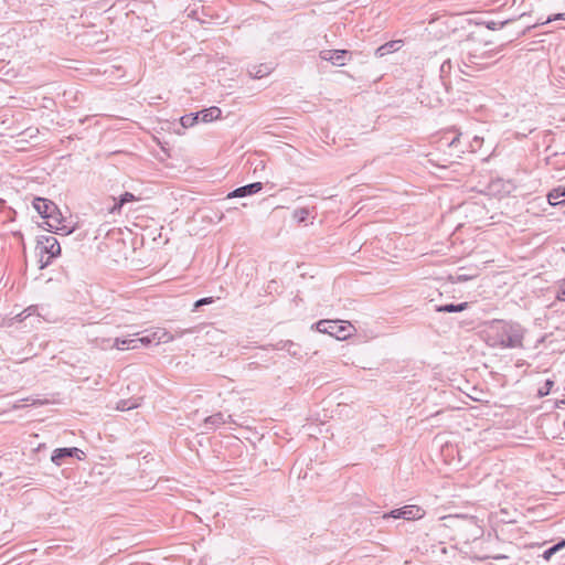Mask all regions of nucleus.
<instances>
[{"label":"nucleus","instance_id":"obj_1","mask_svg":"<svg viewBox=\"0 0 565 565\" xmlns=\"http://www.w3.org/2000/svg\"><path fill=\"white\" fill-rule=\"evenodd\" d=\"M524 333L520 323L499 319L490 321L483 330L486 343L501 349L523 348Z\"/></svg>","mask_w":565,"mask_h":565},{"label":"nucleus","instance_id":"obj_2","mask_svg":"<svg viewBox=\"0 0 565 565\" xmlns=\"http://www.w3.org/2000/svg\"><path fill=\"white\" fill-rule=\"evenodd\" d=\"M191 330L177 331V334H171L163 328H154L146 331V334L136 338H116L113 347L118 350H135L141 347H150L152 344L168 343L173 341L177 337H182Z\"/></svg>","mask_w":565,"mask_h":565},{"label":"nucleus","instance_id":"obj_3","mask_svg":"<svg viewBox=\"0 0 565 565\" xmlns=\"http://www.w3.org/2000/svg\"><path fill=\"white\" fill-rule=\"evenodd\" d=\"M450 89V82H443L441 79H434L433 82L422 83L418 86V99L422 104L435 108L439 107L445 96Z\"/></svg>","mask_w":565,"mask_h":565},{"label":"nucleus","instance_id":"obj_4","mask_svg":"<svg viewBox=\"0 0 565 565\" xmlns=\"http://www.w3.org/2000/svg\"><path fill=\"white\" fill-rule=\"evenodd\" d=\"M35 252L39 256V268L44 269L61 255V245L54 236L40 235L36 238Z\"/></svg>","mask_w":565,"mask_h":565},{"label":"nucleus","instance_id":"obj_5","mask_svg":"<svg viewBox=\"0 0 565 565\" xmlns=\"http://www.w3.org/2000/svg\"><path fill=\"white\" fill-rule=\"evenodd\" d=\"M33 209L39 213V215L44 220L43 226L47 227L52 222H56V217L61 216V211L58 206L46 198L34 196L32 200Z\"/></svg>","mask_w":565,"mask_h":565},{"label":"nucleus","instance_id":"obj_6","mask_svg":"<svg viewBox=\"0 0 565 565\" xmlns=\"http://www.w3.org/2000/svg\"><path fill=\"white\" fill-rule=\"evenodd\" d=\"M351 324H341L340 320H319L311 326V329L320 333H326L334 337L337 340L347 339L350 333Z\"/></svg>","mask_w":565,"mask_h":565},{"label":"nucleus","instance_id":"obj_7","mask_svg":"<svg viewBox=\"0 0 565 565\" xmlns=\"http://www.w3.org/2000/svg\"><path fill=\"white\" fill-rule=\"evenodd\" d=\"M84 460L86 454L77 447H61L53 450L51 461L56 466H62L68 459Z\"/></svg>","mask_w":565,"mask_h":565},{"label":"nucleus","instance_id":"obj_8","mask_svg":"<svg viewBox=\"0 0 565 565\" xmlns=\"http://www.w3.org/2000/svg\"><path fill=\"white\" fill-rule=\"evenodd\" d=\"M425 515V511L418 505H404L393 509L383 515L384 519H403L407 521L419 520Z\"/></svg>","mask_w":565,"mask_h":565},{"label":"nucleus","instance_id":"obj_9","mask_svg":"<svg viewBox=\"0 0 565 565\" xmlns=\"http://www.w3.org/2000/svg\"><path fill=\"white\" fill-rule=\"evenodd\" d=\"M499 51L500 50H488L480 54L468 52L465 54L466 65L478 67L480 71L487 70L491 65L488 61L494 57Z\"/></svg>","mask_w":565,"mask_h":565},{"label":"nucleus","instance_id":"obj_10","mask_svg":"<svg viewBox=\"0 0 565 565\" xmlns=\"http://www.w3.org/2000/svg\"><path fill=\"white\" fill-rule=\"evenodd\" d=\"M353 53L349 50H322L319 57L330 62L334 66H344L352 58Z\"/></svg>","mask_w":565,"mask_h":565},{"label":"nucleus","instance_id":"obj_11","mask_svg":"<svg viewBox=\"0 0 565 565\" xmlns=\"http://www.w3.org/2000/svg\"><path fill=\"white\" fill-rule=\"evenodd\" d=\"M263 188H264V185L259 181L253 182V183H248L246 185L238 186V188L234 189L233 191H231L226 195V199L250 196V195H254V194L258 193L260 190H263Z\"/></svg>","mask_w":565,"mask_h":565},{"label":"nucleus","instance_id":"obj_12","mask_svg":"<svg viewBox=\"0 0 565 565\" xmlns=\"http://www.w3.org/2000/svg\"><path fill=\"white\" fill-rule=\"evenodd\" d=\"M65 222L66 221L61 213V216L56 217V222H52L47 227L43 226V228L57 235H70L74 232L75 228L67 225Z\"/></svg>","mask_w":565,"mask_h":565},{"label":"nucleus","instance_id":"obj_13","mask_svg":"<svg viewBox=\"0 0 565 565\" xmlns=\"http://www.w3.org/2000/svg\"><path fill=\"white\" fill-rule=\"evenodd\" d=\"M404 44V41L403 40H392V41H388L382 45H380L375 52H374V55L379 58L381 57H384L391 53H394V52H397L398 50L402 49Z\"/></svg>","mask_w":565,"mask_h":565},{"label":"nucleus","instance_id":"obj_14","mask_svg":"<svg viewBox=\"0 0 565 565\" xmlns=\"http://www.w3.org/2000/svg\"><path fill=\"white\" fill-rule=\"evenodd\" d=\"M271 63H263L258 65H249L247 67L248 75L254 79H260L273 72Z\"/></svg>","mask_w":565,"mask_h":565},{"label":"nucleus","instance_id":"obj_15","mask_svg":"<svg viewBox=\"0 0 565 565\" xmlns=\"http://www.w3.org/2000/svg\"><path fill=\"white\" fill-rule=\"evenodd\" d=\"M547 201L551 205H565V186L552 189L547 194Z\"/></svg>","mask_w":565,"mask_h":565},{"label":"nucleus","instance_id":"obj_16","mask_svg":"<svg viewBox=\"0 0 565 565\" xmlns=\"http://www.w3.org/2000/svg\"><path fill=\"white\" fill-rule=\"evenodd\" d=\"M137 198L131 192H124L118 199H114V205L109 209L110 213H120L121 207L130 202L136 201Z\"/></svg>","mask_w":565,"mask_h":565},{"label":"nucleus","instance_id":"obj_17","mask_svg":"<svg viewBox=\"0 0 565 565\" xmlns=\"http://www.w3.org/2000/svg\"><path fill=\"white\" fill-rule=\"evenodd\" d=\"M469 307L468 302L436 305L435 311L443 313L461 312Z\"/></svg>","mask_w":565,"mask_h":565},{"label":"nucleus","instance_id":"obj_18","mask_svg":"<svg viewBox=\"0 0 565 565\" xmlns=\"http://www.w3.org/2000/svg\"><path fill=\"white\" fill-rule=\"evenodd\" d=\"M198 113L200 114V119L202 122H211L220 118L222 114L221 109L216 106L204 108Z\"/></svg>","mask_w":565,"mask_h":565},{"label":"nucleus","instance_id":"obj_19","mask_svg":"<svg viewBox=\"0 0 565 565\" xmlns=\"http://www.w3.org/2000/svg\"><path fill=\"white\" fill-rule=\"evenodd\" d=\"M226 419L223 413L218 412L211 416H207L204 419V427L207 429H213L216 427H220L221 425L225 424Z\"/></svg>","mask_w":565,"mask_h":565},{"label":"nucleus","instance_id":"obj_20","mask_svg":"<svg viewBox=\"0 0 565 565\" xmlns=\"http://www.w3.org/2000/svg\"><path fill=\"white\" fill-rule=\"evenodd\" d=\"M564 548L565 537H561L556 543H554L543 552L542 557L548 562L556 553L561 552Z\"/></svg>","mask_w":565,"mask_h":565},{"label":"nucleus","instance_id":"obj_21","mask_svg":"<svg viewBox=\"0 0 565 565\" xmlns=\"http://www.w3.org/2000/svg\"><path fill=\"white\" fill-rule=\"evenodd\" d=\"M179 121H180L181 128H183V129L191 128V127L195 126L199 121H201L200 114L196 111V113H190V114L183 115L180 117Z\"/></svg>","mask_w":565,"mask_h":565},{"label":"nucleus","instance_id":"obj_22","mask_svg":"<svg viewBox=\"0 0 565 565\" xmlns=\"http://www.w3.org/2000/svg\"><path fill=\"white\" fill-rule=\"evenodd\" d=\"M310 213L311 209L307 206L295 209L292 212V220L296 221L298 224H303L307 222Z\"/></svg>","mask_w":565,"mask_h":565},{"label":"nucleus","instance_id":"obj_23","mask_svg":"<svg viewBox=\"0 0 565 565\" xmlns=\"http://www.w3.org/2000/svg\"><path fill=\"white\" fill-rule=\"evenodd\" d=\"M512 21H513L512 19H507V20H502V21H497V20H482V21L478 22V24H482V25H484L487 29L492 30V31H495V30H499V29L504 28L505 25H508V24H509V23H511Z\"/></svg>","mask_w":565,"mask_h":565},{"label":"nucleus","instance_id":"obj_24","mask_svg":"<svg viewBox=\"0 0 565 565\" xmlns=\"http://www.w3.org/2000/svg\"><path fill=\"white\" fill-rule=\"evenodd\" d=\"M451 70H452V63H451V60L450 58H447L445 60L441 65H440V68H439V76L437 79H441L443 82H450L448 79L450 73H451Z\"/></svg>","mask_w":565,"mask_h":565},{"label":"nucleus","instance_id":"obj_25","mask_svg":"<svg viewBox=\"0 0 565 565\" xmlns=\"http://www.w3.org/2000/svg\"><path fill=\"white\" fill-rule=\"evenodd\" d=\"M458 68L461 74L469 76V77H476V72H479L478 67H470L466 65L465 55H461L460 63L458 64Z\"/></svg>","mask_w":565,"mask_h":565},{"label":"nucleus","instance_id":"obj_26","mask_svg":"<svg viewBox=\"0 0 565 565\" xmlns=\"http://www.w3.org/2000/svg\"><path fill=\"white\" fill-rule=\"evenodd\" d=\"M554 384L555 382L553 379H546L543 382V384L537 388V396L544 397L548 395L553 391Z\"/></svg>","mask_w":565,"mask_h":565},{"label":"nucleus","instance_id":"obj_27","mask_svg":"<svg viewBox=\"0 0 565 565\" xmlns=\"http://www.w3.org/2000/svg\"><path fill=\"white\" fill-rule=\"evenodd\" d=\"M288 353L294 358L300 359L303 355V349L300 344L289 340Z\"/></svg>","mask_w":565,"mask_h":565},{"label":"nucleus","instance_id":"obj_28","mask_svg":"<svg viewBox=\"0 0 565 565\" xmlns=\"http://www.w3.org/2000/svg\"><path fill=\"white\" fill-rule=\"evenodd\" d=\"M477 277V274L466 275V274H457L456 276H450V280L454 284L465 282L471 280Z\"/></svg>","mask_w":565,"mask_h":565},{"label":"nucleus","instance_id":"obj_29","mask_svg":"<svg viewBox=\"0 0 565 565\" xmlns=\"http://www.w3.org/2000/svg\"><path fill=\"white\" fill-rule=\"evenodd\" d=\"M215 301L214 297H204V298H200L198 299L194 305H193V310H199L201 307L203 306H207V305H211Z\"/></svg>","mask_w":565,"mask_h":565},{"label":"nucleus","instance_id":"obj_30","mask_svg":"<svg viewBox=\"0 0 565 565\" xmlns=\"http://www.w3.org/2000/svg\"><path fill=\"white\" fill-rule=\"evenodd\" d=\"M460 137H461V134L454 132V136L450 139L448 137H445L444 139L447 140V145L449 148H457L458 145L460 143Z\"/></svg>","mask_w":565,"mask_h":565},{"label":"nucleus","instance_id":"obj_31","mask_svg":"<svg viewBox=\"0 0 565 565\" xmlns=\"http://www.w3.org/2000/svg\"><path fill=\"white\" fill-rule=\"evenodd\" d=\"M289 340H280L274 347L276 350H285L288 352Z\"/></svg>","mask_w":565,"mask_h":565},{"label":"nucleus","instance_id":"obj_32","mask_svg":"<svg viewBox=\"0 0 565 565\" xmlns=\"http://www.w3.org/2000/svg\"><path fill=\"white\" fill-rule=\"evenodd\" d=\"M132 407H135V405H129L128 401H125V399L120 401L118 404V408L121 411L130 409Z\"/></svg>","mask_w":565,"mask_h":565},{"label":"nucleus","instance_id":"obj_33","mask_svg":"<svg viewBox=\"0 0 565 565\" xmlns=\"http://www.w3.org/2000/svg\"><path fill=\"white\" fill-rule=\"evenodd\" d=\"M559 19L565 20V13H557L553 17H550L546 22H551V21L559 20Z\"/></svg>","mask_w":565,"mask_h":565},{"label":"nucleus","instance_id":"obj_34","mask_svg":"<svg viewBox=\"0 0 565 565\" xmlns=\"http://www.w3.org/2000/svg\"><path fill=\"white\" fill-rule=\"evenodd\" d=\"M561 404H565V398L555 403L556 407H561Z\"/></svg>","mask_w":565,"mask_h":565},{"label":"nucleus","instance_id":"obj_35","mask_svg":"<svg viewBox=\"0 0 565 565\" xmlns=\"http://www.w3.org/2000/svg\"><path fill=\"white\" fill-rule=\"evenodd\" d=\"M505 556H495L493 557L494 559H500V558H504Z\"/></svg>","mask_w":565,"mask_h":565},{"label":"nucleus","instance_id":"obj_36","mask_svg":"<svg viewBox=\"0 0 565 565\" xmlns=\"http://www.w3.org/2000/svg\"><path fill=\"white\" fill-rule=\"evenodd\" d=\"M15 236L22 237V233L18 232V233H15Z\"/></svg>","mask_w":565,"mask_h":565}]
</instances>
